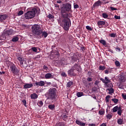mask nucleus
<instances>
[{"instance_id":"obj_35","label":"nucleus","mask_w":126,"mask_h":126,"mask_svg":"<svg viewBox=\"0 0 126 126\" xmlns=\"http://www.w3.org/2000/svg\"><path fill=\"white\" fill-rule=\"evenodd\" d=\"M120 78L122 81H125V80H126V76L122 75L120 76Z\"/></svg>"},{"instance_id":"obj_25","label":"nucleus","mask_w":126,"mask_h":126,"mask_svg":"<svg viewBox=\"0 0 126 126\" xmlns=\"http://www.w3.org/2000/svg\"><path fill=\"white\" fill-rule=\"evenodd\" d=\"M100 4H102V1H101L100 0H98L94 4V5H95V6H99Z\"/></svg>"},{"instance_id":"obj_3","label":"nucleus","mask_w":126,"mask_h":126,"mask_svg":"<svg viewBox=\"0 0 126 126\" xmlns=\"http://www.w3.org/2000/svg\"><path fill=\"white\" fill-rule=\"evenodd\" d=\"M68 17H62L61 26L65 31L69 30V27L71 26V22L70 21V19Z\"/></svg>"},{"instance_id":"obj_13","label":"nucleus","mask_w":126,"mask_h":126,"mask_svg":"<svg viewBox=\"0 0 126 126\" xmlns=\"http://www.w3.org/2000/svg\"><path fill=\"white\" fill-rule=\"evenodd\" d=\"M35 84L36 86H44L45 85V82H44L43 81L36 82Z\"/></svg>"},{"instance_id":"obj_37","label":"nucleus","mask_w":126,"mask_h":126,"mask_svg":"<svg viewBox=\"0 0 126 126\" xmlns=\"http://www.w3.org/2000/svg\"><path fill=\"white\" fill-rule=\"evenodd\" d=\"M62 119H63V121H66V119H67V116H66V114H63L62 115Z\"/></svg>"},{"instance_id":"obj_62","label":"nucleus","mask_w":126,"mask_h":126,"mask_svg":"<svg viewBox=\"0 0 126 126\" xmlns=\"http://www.w3.org/2000/svg\"><path fill=\"white\" fill-rule=\"evenodd\" d=\"M100 126H107V123H102Z\"/></svg>"},{"instance_id":"obj_30","label":"nucleus","mask_w":126,"mask_h":126,"mask_svg":"<svg viewBox=\"0 0 126 126\" xmlns=\"http://www.w3.org/2000/svg\"><path fill=\"white\" fill-rule=\"evenodd\" d=\"M106 87H109V88H113V83H108L107 84H105Z\"/></svg>"},{"instance_id":"obj_31","label":"nucleus","mask_w":126,"mask_h":126,"mask_svg":"<svg viewBox=\"0 0 126 126\" xmlns=\"http://www.w3.org/2000/svg\"><path fill=\"white\" fill-rule=\"evenodd\" d=\"M19 40V38L17 36L14 37L12 39V42H17Z\"/></svg>"},{"instance_id":"obj_39","label":"nucleus","mask_w":126,"mask_h":126,"mask_svg":"<svg viewBox=\"0 0 126 126\" xmlns=\"http://www.w3.org/2000/svg\"><path fill=\"white\" fill-rule=\"evenodd\" d=\"M47 17L49 18V19H54L55 18L54 15L51 14H49V15L47 16Z\"/></svg>"},{"instance_id":"obj_56","label":"nucleus","mask_w":126,"mask_h":126,"mask_svg":"<svg viewBox=\"0 0 126 126\" xmlns=\"http://www.w3.org/2000/svg\"><path fill=\"white\" fill-rule=\"evenodd\" d=\"M62 76H63V77H66L67 75L66 74V73L65 72H63L61 74Z\"/></svg>"},{"instance_id":"obj_9","label":"nucleus","mask_w":126,"mask_h":126,"mask_svg":"<svg viewBox=\"0 0 126 126\" xmlns=\"http://www.w3.org/2000/svg\"><path fill=\"white\" fill-rule=\"evenodd\" d=\"M100 80L102 81L103 83H104L105 84H108V83H110V82H111V80H110L108 77H105L104 79L101 78Z\"/></svg>"},{"instance_id":"obj_17","label":"nucleus","mask_w":126,"mask_h":126,"mask_svg":"<svg viewBox=\"0 0 126 126\" xmlns=\"http://www.w3.org/2000/svg\"><path fill=\"white\" fill-rule=\"evenodd\" d=\"M106 24V22L103 21H100L97 22V25L98 26H104Z\"/></svg>"},{"instance_id":"obj_48","label":"nucleus","mask_w":126,"mask_h":126,"mask_svg":"<svg viewBox=\"0 0 126 126\" xmlns=\"http://www.w3.org/2000/svg\"><path fill=\"white\" fill-rule=\"evenodd\" d=\"M57 126H65V124L64 123L61 122V123H59L57 124Z\"/></svg>"},{"instance_id":"obj_61","label":"nucleus","mask_w":126,"mask_h":126,"mask_svg":"<svg viewBox=\"0 0 126 126\" xmlns=\"http://www.w3.org/2000/svg\"><path fill=\"white\" fill-rule=\"evenodd\" d=\"M104 73L105 74H109V70H104Z\"/></svg>"},{"instance_id":"obj_2","label":"nucleus","mask_w":126,"mask_h":126,"mask_svg":"<svg viewBox=\"0 0 126 126\" xmlns=\"http://www.w3.org/2000/svg\"><path fill=\"white\" fill-rule=\"evenodd\" d=\"M69 11H71V4L69 3L63 4L61 11V14L62 17H71V14L67 13Z\"/></svg>"},{"instance_id":"obj_26","label":"nucleus","mask_w":126,"mask_h":126,"mask_svg":"<svg viewBox=\"0 0 126 126\" xmlns=\"http://www.w3.org/2000/svg\"><path fill=\"white\" fill-rule=\"evenodd\" d=\"M73 84V82L69 81L68 83H67L66 84V87H68V88H69V87H71V85Z\"/></svg>"},{"instance_id":"obj_50","label":"nucleus","mask_w":126,"mask_h":126,"mask_svg":"<svg viewBox=\"0 0 126 126\" xmlns=\"http://www.w3.org/2000/svg\"><path fill=\"white\" fill-rule=\"evenodd\" d=\"M22 103L24 104V105L25 106V107H27V105H26V100L25 99H23V100H22Z\"/></svg>"},{"instance_id":"obj_41","label":"nucleus","mask_w":126,"mask_h":126,"mask_svg":"<svg viewBox=\"0 0 126 126\" xmlns=\"http://www.w3.org/2000/svg\"><path fill=\"white\" fill-rule=\"evenodd\" d=\"M115 65H116L117 66H121V63H120L119 61H115Z\"/></svg>"},{"instance_id":"obj_43","label":"nucleus","mask_w":126,"mask_h":126,"mask_svg":"<svg viewBox=\"0 0 126 126\" xmlns=\"http://www.w3.org/2000/svg\"><path fill=\"white\" fill-rule=\"evenodd\" d=\"M17 60L20 62V64L24 61L21 57H18Z\"/></svg>"},{"instance_id":"obj_42","label":"nucleus","mask_w":126,"mask_h":126,"mask_svg":"<svg viewBox=\"0 0 126 126\" xmlns=\"http://www.w3.org/2000/svg\"><path fill=\"white\" fill-rule=\"evenodd\" d=\"M106 118L107 119H109V120H111V119L113 118V115H112L111 114H108L106 115Z\"/></svg>"},{"instance_id":"obj_38","label":"nucleus","mask_w":126,"mask_h":126,"mask_svg":"<svg viewBox=\"0 0 126 126\" xmlns=\"http://www.w3.org/2000/svg\"><path fill=\"white\" fill-rule=\"evenodd\" d=\"M106 69V67L105 66H99L98 68L99 70H104Z\"/></svg>"},{"instance_id":"obj_47","label":"nucleus","mask_w":126,"mask_h":126,"mask_svg":"<svg viewBox=\"0 0 126 126\" xmlns=\"http://www.w3.org/2000/svg\"><path fill=\"white\" fill-rule=\"evenodd\" d=\"M86 28L87 30H89V31H92V30H93V29H92V28H91L90 26H87L86 27Z\"/></svg>"},{"instance_id":"obj_57","label":"nucleus","mask_w":126,"mask_h":126,"mask_svg":"<svg viewBox=\"0 0 126 126\" xmlns=\"http://www.w3.org/2000/svg\"><path fill=\"white\" fill-rule=\"evenodd\" d=\"M114 18H115V19H121V16L115 15Z\"/></svg>"},{"instance_id":"obj_7","label":"nucleus","mask_w":126,"mask_h":126,"mask_svg":"<svg viewBox=\"0 0 126 126\" xmlns=\"http://www.w3.org/2000/svg\"><path fill=\"white\" fill-rule=\"evenodd\" d=\"M80 67V66H79L78 64L75 63L74 66L71 67V68L74 71H75V72L77 73H79V68Z\"/></svg>"},{"instance_id":"obj_53","label":"nucleus","mask_w":126,"mask_h":126,"mask_svg":"<svg viewBox=\"0 0 126 126\" xmlns=\"http://www.w3.org/2000/svg\"><path fill=\"white\" fill-rule=\"evenodd\" d=\"M115 50L116 52H121V48H120L119 47L117 46L116 48H115Z\"/></svg>"},{"instance_id":"obj_16","label":"nucleus","mask_w":126,"mask_h":126,"mask_svg":"<svg viewBox=\"0 0 126 126\" xmlns=\"http://www.w3.org/2000/svg\"><path fill=\"white\" fill-rule=\"evenodd\" d=\"M76 124H77V125H79V126H85V123H83L82 121H80L79 120H76Z\"/></svg>"},{"instance_id":"obj_27","label":"nucleus","mask_w":126,"mask_h":126,"mask_svg":"<svg viewBox=\"0 0 126 126\" xmlns=\"http://www.w3.org/2000/svg\"><path fill=\"white\" fill-rule=\"evenodd\" d=\"M48 108L50 110H55V108H56V106H55V104H50L48 105Z\"/></svg>"},{"instance_id":"obj_6","label":"nucleus","mask_w":126,"mask_h":126,"mask_svg":"<svg viewBox=\"0 0 126 126\" xmlns=\"http://www.w3.org/2000/svg\"><path fill=\"white\" fill-rule=\"evenodd\" d=\"M11 71L13 73L14 75H17L18 73V69L15 66V64L11 63L10 66Z\"/></svg>"},{"instance_id":"obj_52","label":"nucleus","mask_w":126,"mask_h":126,"mask_svg":"<svg viewBox=\"0 0 126 126\" xmlns=\"http://www.w3.org/2000/svg\"><path fill=\"white\" fill-rule=\"evenodd\" d=\"M122 96L123 99H124V100H126V94H122Z\"/></svg>"},{"instance_id":"obj_33","label":"nucleus","mask_w":126,"mask_h":126,"mask_svg":"<svg viewBox=\"0 0 126 126\" xmlns=\"http://www.w3.org/2000/svg\"><path fill=\"white\" fill-rule=\"evenodd\" d=\"M99 115H100L101 116H103L105 114V110L104 109H101L98 112Z\"/></svg>"},{"instance_id":"obj_11","label":"nucleus","mask_w":126,"mask_h":126,"mask_svg":"<svg viewBox=\"0 0 126 126\" xmlns=\"http://www.w3.org/2000/svg\"><path fill=\"white\" fill-rule=\"evenodd\" d=\"M43 37H44V38H47V37H48V33L47 32H43L42 30L41 34L38 35V38L41 39V38H43Z\"/></svg>"},{"instance_id":"obj_32","label":"nucleus","mask_w":126,"mask_h":126,"mask_svg":"<svg viewBox=\"0 0 126 126\" xmlns=\"http://www.w3.org/2000/svg\"><path fill=\"white\" fill-rule=\"evenodd\" d=\"M118 110H119V106H118L114 107L112 109V111H113V113H116V112H118Z\"/></svg>"},{"instance_id":"obj_14","label":"nucleus","mask_w":126,"mask_h":126,"mask_svg":"<svg viewBox=\"0 0 126 126\" xmlns=\"http://www.w3.org/2000/svg\"><path fill=\"white\" fill-rule=\"evenodd\" d=\"M33 87L32 84L26 83L24 85V89H28V88H31Z\"/></svg>"},{"instance_id":"obj_10","label":"nucleus","mask_w":126,"mask_h":126,"mask_svg":"<svg viewBox=\"0 0 126 126\" xmlns=\"http://www.w3.org/2000/svg\"><path fill=\"white\" fill-rule=\"evenodd\" d=\"M68 74L70 75V76H76V74H77L75 71H74L71 68L68 71Z\"/></svg>"},{"instance_id":"obj_22","label":"nucleus","mask_w":126,"mask_h":126,"mask_svg":"<svg viewBox=\"0 0 126 126\" xmlns=\"http://www.w3.org/2000/svg\"><path fill=\"white\" fill-rule=\"evenodd\" d=\"M65 62H66V59L64 58H63L61 59L60 63H61V64H63V65H64L65 64H66Z\"/></svg>"},{"instance_id":"obj_58","label":"nucleus","mask_w":126,"mask_h":126,"mask_svg":"<svg viewBox=\"0 0 126 126\" xmlns=\"http://www.w3.org/2000/svg\"><path fill=\"white\" fill-rule=\"evenodd\" d=\"M99 83V81L96 80V81H95L94 85H96V86H98Z\"/></svg>"},{"instance_id":"obj_46","label":"nucleus","mask_w":126,"mask_h":126,"mask_svg":"<svg viewBox=\"0 0 126 126\" xmlns=\"http://www.w3.org/2000/svg\"><path fill=\"white\" fill-rule=\"evenodd\" d=\"M31 50H32L33 52H35V53H37V52H38V49H37L36 47H32Z\"/></svg>"},{"instance_id":"obj_34","label":"nucleus","mask_w":126,"mask_h":126,"mask_svg":"<svg viewBox=\"0 0 126 126\" xmlns=\"http://www.w3.org/2000/svg\"><path fill=\"white\" fill-rule=\"evenodd\" d=\"M99 43L100 44H102L103 46H106V40L104 39H101L99 40Z\"/></svg>"},{"instance_id":"obj_55","label":"nucleus","mask_w":126,"mask_h":126,"mask_svg":"<svg viewBox=\"0 0 126 126\" xmlns=\"http://www.w3.org/2000/svg\"><path fill=\"white\" fill-rule=\"evenodd\" d=\"M87 81H89V82H90L93 80V79L92 78L89 77L87 79Z\"/></svg>"},{"instance_id":"obj_64","label":"nucleus","mask_w":126,"mask_h":126,"mask_svg":"<svg viewBox=\"0 0 126 126\" xmlns=\"http://www.w3.org/2000/svg\"><path fill=\"white\" fill-rule=\"evenodd\" d=\"M55 7H60V5L58 4H55Z\"/></svg>"},{"instance_id":"obj_8","label":"nucleus","mask_w":126,"mask_h":126,"mask_svg":"<svg viewBox=\"0 0 126 126\" xmlns=\"http://www.w3.org/2000/svg\"><path fill=\"white\" fill-rule=\"evenodd\" d=\"M69 60L71 63L76 62V61H77V56L74 54H72L69 57Z\"/></svg>"},{"instance_id":"obj_51","label":"nucleus","mask_w":126,"mask_h":126,"mask_svg":"<svg viewBox=\"0 0 126 126\" xmlns=\"http://www.w3.org/2000/svg\"><path fill=\"white\" fill-rule=\"evenodd\" d=\"M110 8L111 10H112V11H114V10H118V8H115V7H114L111 6V7H110Z\"/></svg>"},{"instance_id":"obj_4","label":"nucleus","mask_w":126,"mask_h":126,"mask_svg":"<svg viewBox=\"0 0 126 126\" xmlns=\"http://www.w3.org/2000/svg\"><path fill=\"white\" fill-rule=\"evenodd\" d=\"M37 11V8H32L30 11H28L25 14V18L26 19H32V18L35 17Z\"/></svg>"},{"instance_id":"obj_20","label":"nucleus","mask_w":126,"mask_h":126,"mask_svg":"<svg viewBox=\"0 0 126 126\" xmlns=\"http://www.w3.org/2000/svg\"><path fill=\"white\" fill-rule=\"evenodd\" d=\"M118 115L119 116H122V114H123V110H122V107L119 106V109L117 112Z\"/></svg>"},{"instance_id":"obj_59","label":"nucleus","mask_w":126,"mask_h":126,"mask_svg":"<svg viewBox=\"0 0 126 126\" xmlns=\"http://www.w3.org/2000/svg\"><path fill=\"white\" fill-rule=\"evenodd\" d=\"M78 7H79V6L78 5V4L74 5V8L76 9V8H78Z\"/></svg>"},{"instance_id":"obj_40","label":"nucleus","mask_w":126,"mask_h":126,"mask_svg":"<svg viewBox=\"0 0 126 126\" xmlns=\"http://www.w3.org/2000/svg\"><path fill=\"white\" fill-rule=\"evenodd\" d=\"M109 98H111V96L108 95H107L106 97H105V101H106V103H108L109 101Z\"/></svg>"},{"instance_id":"obj_60","label":"nucleus","mask_w":126,"mask_h":126,"mask_svg":"<svg viewBox=\"0 0 126 126\" xmlns=\"http://www.w3.org/2000/svg\"><path fill=\"white\" fill-rule=\"evenodd\" d=\"M81 50L82 51V52H84V51H85V47L84 46L81 47Z\"/></svg>"},{"instance_id":"obj_54","label":"nucleus","mask_w":126,"mask_h":126,"mask_svg":"<svg viewBox=\"0 0 126 126\" xmlns=\"http://www.w3.org/2000/svg\"><path fill=\"white\" fill-rule=\"evenodd\" d=\"M116 33H112L110 34V36L112 38H115V37H116Z\"/></svg>"},{"instance_id":"obj_19","label":"nucleus","mask_w":126,"mask_h":126,"mask_svg":"<svg viewBox=\"0 0 126 126\" xmlns=\"http://www.w3.org/2000/svg\"><path fill=\"white\" fill-rule=\"evenodd\" d=\"M6 34L9 36V35H12L13 34V31L12 30H9L6 31Z\"/></svg>"},{"instance_id":"obj_1","label":"nucleus","mask_w":126,"mask_h":126,"mask_svg":"<svg viewBox=\"0 0 126 126\" xmlns=\"http://www.w3.org/2000/svg\"><path fill=\"white\" fill-rule=\"evenodd\" d=\"M44 95L46 98V101H51L52 103L57 101V89L51 88Z\"/></svg>"},{"instance_id":"obj_12","label":"nucleus","mask_w":126,"mask_h":126,"mask_svg":"<svg viewBox=\"0 0 126 126\" xmlns=\"http://www.w3.org/2000/svg\"><path fill=\"white\" fill-rule=\"evenodd\" d=\"M52 78H54V75H53L52 74L48 73L45 75V79H52Z\"/></svg>"},{"instance_id":"obj_49","label":"nucleus","mask_w":126,"mask_h":126,"mask_svg":"<svg viewBox=\"0 0 126 126\" xmlns=\"http://www.w3.org/2000/svg\"><path fill=\"white\" fill-rule=\"evenodd\" d=\"M23 13H24V12L22 10H20V11H19V12L18 13V16H20V15H22V14H23Z\"/></svg>"},{"instance_id":"obj_18","label":"nucleus","mask_w":126,"mask_h":126,"mask_svg":"<svg viewBox=\"0 0 126 126\" xmlns=\"http://www.w3.org/2000/svg\"><path fill=\"white\" fill-rule=\"evenodd\" d=\"M31 99H37V98H38V94H32L31 95Z\"/></svg>"},{"instance_id":"obj_15","label":"nucleus","mask_w":126,"mask_h":126,"mask_svg":"<svg viewBox=\"0 0 126 126\" xmlns=\"http://www.w3.org/2000/svg\"><path fill=\"white\" fill-rule=\"evenodd\" d=\"M21 67H27V66H28V64H27V62L24 60L22 63L20 64Z\"/></svg>"},{"instance_id":"obj_23","label":"nucleus","mask_w":126,"mask_h":126,"mask_svg":"<svg viewBox=\"0 0 126 126\" xmlns=\"http://www.w3.org/2000/svg\"><path fill=\"white\" fill-rule=\"evenodd\" d=\"M107 90H108V91H109L108 94H109L110 95H111V94H113V93H114V89H113V88H108L107 89Z\"/></svg>"},{"instance_id":"obj_24","label":"nucleus","mask_w":126,"mask_h":126,"mask_svg":"<svg viewBox=\"0 0 126 126\" xmlns=\"http://www.w3.org/2000/svg\"><path fill=\"white\" fill-rule=\"evenodd\" d=\"M124 123V119H119L117 120V124L118 125H123Z\"/></svg>"},{"instance_id":"obj_5","label":"nucleus","mask_w":126,"mask_h":126,"mask_svg":"<svg viewBox=\"0 0 126 126\" xmlns=\"http://www.w3.org/2000/svg\"><path fill=\"white\" fill-rule=\"evenodd\" d=\"M32 32L34 35H36L37 36H39L42 34V29L41 28V26L39 25H34L32 27Z\"/></svg>"},{"instance_id":"obj_36","label":"nucleus","mask_w":126,"mask_h":126,"mask_svg":"<svg viewBox=\"0 0 126 126\" xmlns=\"http://www.w3.org/2000/svg\"><path fill=\"white\" fill-rule=\"evenodd\" d=\"M43 68L44 69L45 72H49V68L46 65H43Z\"/></svg>"},{"instance_id":"obj_21","label":"nucleus","mask_w":126,"mask_h":126,"mask_svg":"<svg viewBox=\"0 0 126 126\" xmlns=\"http://www.w3.org/2000/svg\"><path fill=\"white\" fill-rule=\"evenodd\" d=\"M0 18H1V22L2 21H3V20H5L6 18H7V16H6V15H0Z\"/></svg>"},{"instance_id":"obj_44","label":"nucleus","mask_w":126,"mask_h":126,"mask_svg":"<svg viewBox=\"0 0 126 126\" xmlns=\"http://www.w3.org/2000/svg\"><path fill=\"white\" fill-rule=\"evenodd\" d=\"M112 101H113L115 104H117V103L119 102V99H118V98H113L112 99Z\"/></svg>"},{"instance_id":"obj_29","label":"nucleus","mask_w":126,"mask_h":126,"mask_svg":"<svg viewBox=\"0 0 126 126\" xmlns=\"http://www.w3.org/2000/svg\"><path fill=\"white\" fill-rule=\"evenodd\" d=\"M44 105V103L42 100H39L37 102V105L38 107H42Z\"/></svg>"},{"instance_id":"obj_28","label":"nucleus","mask_w":126,"mask_h":126,"mask_svg":"<svg viewBox=\"0 0 126 126\" xmlns=\"http://www.w3.org/2000/svg\"><path fill=\"white\" fill-rule=\"evenodd\" d=\"M76 95L77 96V97H79L82 96H84V94H83V92H81L77 93Z\"/></svg>"},{"instance_id":"obj_63","label":"nucleus","mask_w":126,"mask_h":126,"mask_svg":"<svg viewBox=\"0 0 126 126\" xmlns=\"http://www.w3.org/2000/svg\"><path fill=\"white\" fill-rule=\"evenodd\" d=\"M89 126H96V125L94 124H89Z\"/></svg>"},{"instance_id":"obj_45","label":"nucleus","mask_w":126,"mask_h":126,"mask_svg":"<svg viewBox=\"0 0 126 126\" xmlns=\"http://www.w3.org/2000/svg\"><path fill=\"white\" fill-rule=\"evenodd\" d=\"M108 16H109L108 15V14H107V13H102V17H103V18H108Z\"/></svg>"}]
</instances>
